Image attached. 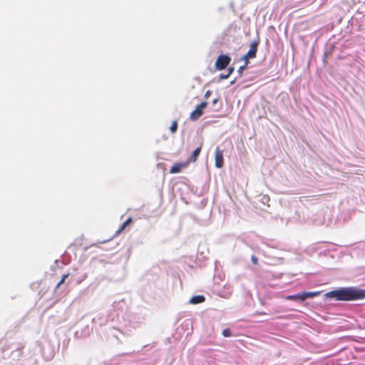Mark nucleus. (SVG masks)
I'll return each instance as SVG.
<instances>
[{"mask_svg": "<svg viewBox=\"0 0 365 365\" xmlns=\"http://www.w3.org/2000/svg\"><path fill=\"white\" fill-rule=\"evenodd\" d=\"M319 294V292H303V296L304 297V300L307 298H312L317 297Z\"/></svg>", "mask_w": 365, "mask_h": 365, "instance_id": "10", "label": "nucleus"}, {"mask_svg": "<svg viewBox=\"0 0 365 365\" xmlns=\"http://www.w3.org/2000/svg\"><path fill=\"white\" fill-rule=\"evenodd\" d=\"M234 71V68L233 67H230L228 69V73L227 74H229L230 76L232 73V72Z\"/></svg>", "mask_w": 365, "mask_h": 365, "instance_id": "18", "label": "nucleus"}, {"mask_svg": "<svg viewBox=\"0 0 365 365\" xmlns=\"http://www.w3.org/2000/svg\"><path fill=\"white\" fill-rule=\"evenodd\" d=\"M69 276V274H65L62 276L60 282L57 284L56 288H58L61 284H63L65 282L66 279Z\"/></svg>", "mask_w": 365, "mask_h": 365, "instance_id": "12", "label": "nucleus"}, {"mask_svg": "<svg viewBox=\"0 0 365 365\" xmlns=\"http://www.w3.org/2000/svg\"><path fill=\"white\" fill-rule=\"evenodd\" d=\"M177 129H178V121L177 120H174L170 127V130L174 133L177 131Z\"/></svg>", "mask_w": 365, "mask_h": 365, "instance_id": "11", "label": "nucleus"}, {"mask_svg": "<svg viewBox=\"0 0 365 365\" xmlns=\"http://www.w3.org/2000/svg\"><path fill=\"white\" fill-rule=\"evenodd\" d=\"M125 227H125V226L122 224V225H120V228L117 230L116 233H117V234H120V232H122L125 230Z\"/></svg>", "mask_w": 365, "mask_h": 365, "instance_id": "15", "label": "nucleus"}, {"mask_svg": "<svg viewBox=\"0 0 365 365\" xmlns=\"http://www.w3.org/2000/svg\"><path fill=\"white\" fill-rule=\"evenodd\" d=\"M217 101V99H215V100L213 101V103H215Z\"/></svg>", "mask_w": 365, "mask_h": 365, "instance_id": "21", "label": "nucleus"}, {"mask_svg": "<svg viewBox=\"0 0 365 365\" xmlns=\"http://www.w3.org/2000/svg\"><path fill=\"white\" fill-rule=\"evenodd\" d=\"M222 334L225 337H229L231 336V331L229 329H226L222 331Z\"/></svg>", "mask_w": 365, "mask_h": 365, "instance_id": "13", "label": "nucleus"}, {"mask_svg": "<svg viewBox=\"0 0 365 365\" xmlns=\"http://www.w3.org/2000/svg\"><path fill=\"white\" fill-rule=\"evenodd\" d=\"M133 220L131 217H129L126 221H125L123 225L125 226V227H127L129 224H130L132 222Z\"/></svg>", "mask_w": 365, "mask_h": 365, "instance_id": "14", "label": "nucleus"}, {"mask_svg": "<svg viewBox=\"0 0 365 365\" xmlns=\"http://www.w3.org/2000/svg\"><path fill=\"white\" fill-rule=\"evenodd\" d=\"M247 66V65H245V66H240V67L239 68V69H238V72H239V73H242V71L245 68V66Z\"/></svg>", "mask_w": 365, "mask_h": 365, "instance_id": "17", "label": "nucleus"}, {"mask_svg": "<svg viewBox=\"0 0 365 365\" xmlns=\"http://www.w3.org/2000/svg\"><path fill=\"white\" fill-rule=\"evenodd\" d=\"M258 44V41H254L251 43L248 52L242 57V59L245 61V65L248 64L249 58H254L256 57Z\"/></svg>", "mask_w": 365, "mask_h": 365, "instance_id": "3", "label": "nucleus"}, {"mask_svg": "<svg viewBox=\"0 0 365 365\" xmlns=\"http://www.w3.org/2000/svg\"><path fill=\"white\" fill-rule=\"evenodd\" d=\"M215 166L218 168H222L224 165L223 152L218 147L215 150Z\"/></svg>", "mask_w": 365, "mask_h": 365, "instance_id": "5", "label": "nucleus"}, {"mask_svg": "<svg viewBox=\"0 0 365 365\" xmlns=\"http://www.w3.org/2000/svg\"><path fill=\"white\" fill-rule=\"evenodd\" d=\"M205 298L204 296H202V295H196V296L192 297L190 299V303L193 304H196L202 303V302H205Z\"/></svg>", "mask_w": 365, "mask_h": 365, "instance_id": "8", "label": "nucleus"}, {"mask_svg": "<svg viewBox=\"0 0 365 365\" xmlns=\"http://www.w3.org/2000/svg\"><path fill=\"white\" fill-rule=\"evenodd\" d=\"M209 94H210V91H207L205 93V97H207V96H209Z\"/></svg>", "mask_w": 365, "mask_h": 365, "instance_id": "20", "label": "nucleus"}, {"mask_svg": "<svg viewBox=\"0 0 365 365\" xmlns=\"http://www.w3.org/2000/svg\"><path fill=\"white\" fill-rule=\"evenodd\" d=\"M231 58L228 55H220L215 61V68L218 71L224 70L230 63Z\"/></svg>", "mask_w": 365, "mask_h": 365, "instance_id": "2", "label": "nucleus"}, {"mask_svg": "<svg viewBox=\"0 0 365 365\" xmlns=\"http://www.w3.org/2000/svg\"><path fill=\"white\" fill-rule=\"evenodd\" d=\"M207 103L204 101L197 106L195 109L190 113V118L192 120L199 119L204 113V109L207 107Z\"/></svg>", "mask_w": 365, "mask_h": 365, "instance_id": "4", "label": "nucleus"}, {"mask_svg": "<svg viewBox=\"0 0 365 365\" xmlns=\"http://www.w3.org/2000/svg\"><path fill=\"white\" fill-rule=\"evenodd\" d=\"M229 76H230V75H229V74H226V75H221V78L226 79V78H227Z\"/></svg>", "mask_w": 365, "mask_h": 365, "instance_id": "19", "label": "nucleus"}, {"mask_svg": "<svg viewBox=\"0 0 365 365\" xmlns=\"http://www.w3.org/2000/svg\"><path fill=\"white\" fill-rule=\"evenodd\" d=\"M187 165L188 162L175 163L173 166L171 167L170 173L172 174L178 173L181 172L183 168L187 167Z\"/></svg>", "mask_w": 365, "mask_h": 365, "instance_id": "6", "label": "nucleus"}, {"mask_svg": "<svg viewBox=\"0 0 365 365\" xmlns=\"http://www.w3.org/2000/svg\"><path fill=\"white\" fill-rule=\"evenodd\" d=\"M326 297L338 301H354L364 299L365 290L356 287L339 288L327 292Z\"/></svg>", "mask_w": 365, "mask_h": 365, "instance_id": "1", "label": "nucleus"}, {"mask_svg": "<svg viewBox=\"0 0 365 365\" xmlns=\"http://www.w3.org/2000/svg\"><path fill=\"white\" fill-rule=\"evenodd\" d=\"M287 299H289V300H296V299H300L302 301H304V297L303 296V292L302 293H298L297 294H294V295H289L286 297Z\"/></svg>", "mask_w": 365, "mask_h": 365, "instance_id": "9", "label": "nucleus"}, {"mask_svg": "<svg viewBox=\"0 0 365 365\" xmlns=\"http://www.w3.org/2000/svg\"><path fill=\"white\" fill-rule=\"evenodd\" d=\"M251 259H252V263L254 264H257L258 259H257V258L255 256L252 255V257H251Z\"/></svg>", "mask_w": 365, "mask_h": 365, "instance_id": "16", "label": "nucleus"}, {"mask_svg": "<svg viewBox=\"0 0 365 365\" xmlns=\"http://www.w3.org/2000/svg\"><path fill=\"white\" fill-rule=\"evenodd\" d=\"M201 149H202V144L193 151L192 154L191 155V156L189 158V159L187 160L188 163L190 162L194 163L197 160V158L201 152Z\"/></svg>", "mask_w": 365, "mask_h": 365, "instance_id": "7", "label": "nucleus"}]
</instances>
